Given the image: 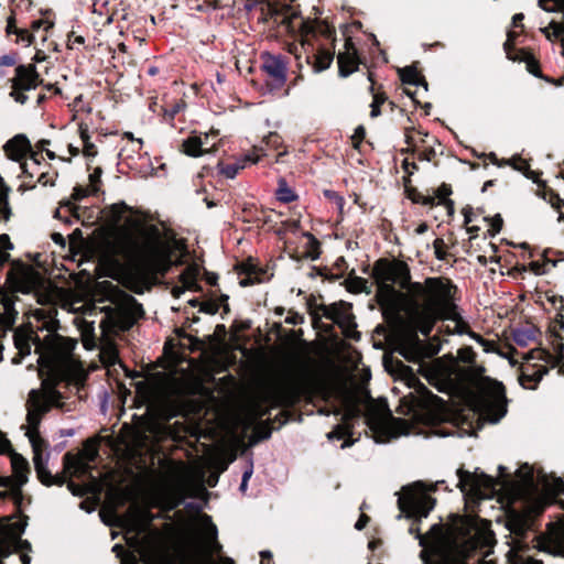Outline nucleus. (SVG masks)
I'll return each instance as SVG.
<instances>
[{"label": "nucleus", "mask_w": 564, "mask_h": 564, "mask_svg": "<svg viewBox=\"0 0 564 564\" xmlns=\"http://www.w3.org/2000/svg\"><path fill=\"white\" fill-rule=\"evenodd\" d=\"M376 297L387 318L404 312L411 326L427 336L440 319H455L456 288L444 278L411 282L408 265L379 260L373 267Z\"/></svg>", "instance_id": "1"}, {"label": "nucleus", "mask_w": 564, "mask_h": 564, "mask_svg": "<svg viewBox=\"0 0 564 564\" xmlns=\"http://www.w3.org/2000/svg\"><path fill=\"white\" fill-rule=\"evenodd\" d=\"M10 282L14 291L21 293H35L37 303L43 307L30 311L28 322L13 334L14 346L21 357L31 354L34 346L39 355V364L47 368L52 377L61 376L66 369L75 370L76 380L83 382L85 373L73 359L72 352L76 347V340L61 337L56 334V308L52 303L57 299V290L40 288L41 276L31 268H20L10 275Z\"/></svg>", "instance_id": "2"}, {"label": "nucleus", "mask_w": 564, "mask_h": 564, "mask_svg": "<svg viewBox=\"0 0 564 564\" xmlns=\"http://www.w3.org/2000/svg\"><path fill=\"white\" fill-rule=\"evenodd\" d=\"M475 352L470 347L457 351V358H437L425 366L424 371L430 380L458 381L478 387L479 394L475 400V410L480 419L489 423L499 422L507 413L505 389L500 382L484 378L481 366L462 367L459 361L471 364Z\"/></svg>", "instance_id": "3"}, {"label": "nucleus", "mask_w": 564, "mask_h": 564, "mask_svg": "<svg viewBox=\"0 0 564 564\" xmlns=\"http://www.w3.org/2000/svg\"><path fill=\"white\" fill-rule=\"evenodd\" d=\"M464 527L473 532L464 542L452 540L441 534V528L433 525L426 535H417L420 544L426 549L427 564H465V558L477 549L487 547L492 544L494 535L489 530V523L466 517Z\"/></svg>", "instance_id": "4"}, {"label": "nucleus", "mask_w": 564, "mask_h": 564, "mask_svg": "<svg viewBox=\"0 0 564 564\" xmlns=\"http://www.w3.org/2000/svg\"><path fill=\"white\" fill-rule=\"evenodd\" d=\"M113 249L142 274L164 272L171 264L170 247L154 236L123 234L116 238Z\"/></svg>", "instance_id": "5"}, {"label": "nucleus", "mask_w": 564, "mask_h": 564, "mask_svg": "<svg viewBox=\"0 0 564 564\" xmlns=\"http://www.w3.org/2000/svg\"><path fill=\"white\" fill-rule=\"evenodd\" d=\"M61 394L55 390L54 384L50 379L42 382L39 390L30 392L28 401V415H26V432L32 448H33V463L39 479L42 484L50 486L54 484V478L47 469V458L42 451L43 440L39 434V425L42 416L52 406L61 408L63 404L59 402Z\"/></svg>", "instance_id": "6"}, {"label": "nucleus", "mask_w": 564, "mask_h": 564, "mask_svg": "<svg viewBox=\"0 0 564 564\" xmlns=\"http://www.w3.org/2000/svg\"><path fill=\"white\" fill-rule=\"evenodd\" d=\"M432 489L433 486L427 488L420 481L404 487L399 497V507L402 512L411 518H426L435 503L434 499L427 495V491Z\"/></svg>", "instance_id": "7"}, {"label": "nucleus", "mask_w": 564, "mask_h": 564, "mask_svg": "<svg viewBox=\"0 0 564 564\" xmlns=\"http://www.w3.org/2000/svg\"><path fill=\"white\" fill-rule=\"evenodd\" d=\"M520 383L528 389L534 386L547 372L549 366L555 367L557 359L543 349H532L523 357Z\"/></svg>", "instance_id": "8"}, {"label": "nucleus", "mask_w": 564, "mask_h": 564, "mask_svg": "<svg viewBox=\"0 0 564 564\" xmlns=\"http://www.w3.org/2000/svg\"><path fill=\"white\" fill-rule=\"evenodd\" d=\"M458 487L460 491L471 499H487L491 497L495 488V480L482 473H468L457 470Z\"/></svg>", "instance_id": "9"}, {"label": "nucleus", "mask_w": 564, "mask_h": 564, "mask_svg": "<svg viewBox=\"0 0 564 564\" xmlns=\"http://www.w3.org/2000/svg\"><path fill=\"white\" fill-rule=\"evenodd\" d=\"M196 530L200 534L205 554H204V564H235L234 560L230 557H220L218 561H214L212 554L214 552H219L221 550V545L217 542V528L212 522L210 517L203 514L196 521Z\"/></svg>", "instance_id": "10"}, {"label": "nucleus", "mask_w": 564, "mask_h": 564, "mask_svg": "<svg viewBox=\"0 0 564 564\" xmlns=\"http://www.w3.org/2000/svg\"><path fill=\"white\" fill-rule=\"evenodd\" d=\"M151 520L152 517L149 511L140 508H130L123 517V524L127 529V542L134 546L142 556L144 551L138 535L148 531Z\"/></svg>", "instance_id": "11"}, {"label": "nucleus", "mask_w": 564, "mask_h": 564, "mask_svg": "<svg viewBox=\"0 0 564 564\" xmlns=\"http://www.w3.org/2000/svg\"><path fill=\"white\" fill-rule=\"evenodd\" d=\"M39 84V75L34 65H21L15 69V76L12 79L11 96L15 101L24 104L28 96L24 94L36 88Z\"/></svg>", "instance_id": "12"}, {"label": "nucleus", "mask_w": 564, "mask_h": 564, "mask_svg": "<svg viewBox=\"0 0 564 564\" xmlns=\"http://www.w3.org/2000/svg\"><path fill=\"white\" fill-rule=\"evenodd\" d=\"M262 69L271 78L275 87H282L286 82L288 62L282 55L263 53L261 55Z\"/></svg>", "instance_id": "13"}, {"label": "nucleus", "mask_w": 564, "mask_h": 564, "mask_svg": "<svg viewBox=\"0 0 564 564\" xmlns=\"http://www.w3.org/2000/svg\"><path fill=\"white\" fill-rule=\"evenodd\" d=\"M12 476L2 478L1 485L9 487L14 496L20 495L22 486L28 482L29 464L24 457L14 454L11 457Z\"/></svg>", "instance_id": "14"}, {"label": "nucleus", "mask_w": 564, "mask_h": 564, "mask_svg": "<svg viewBox=\"0 0 564 564\" xmlns=\"http://www.w3.org/2000/svg\"><path fill=\"white\" fill-rule=\"evenodd\" d=\"M8 192L9 187L4 185L3 180L0 176V215H3L6 220H9L11 216V209L8 204ZM12 249L13 243L11 242L10 237L7 234L0 235V264L9 260L10 251Z\"/></svg>", "instance_id": "15"}, {"label": "nucleus", "mask_w": 564, "mask_h": 564, "mask_svg": "<svg viewBox=\"0 0 564 564\" xmlns=\"http://www.w3.org/2000/svg\"><path fill=\"white\" fill-rule=\"evenodd\" d=\"M170 477L177 490V497L169 503V507L173 508L180 503L183 492L194 478V471L183 464H177L170 469Z\"/></svg>", "instance_id": "16"}, {"label": "nucleus", "mask_w": 564, "mask_h": 564, "mask_svg": "<svg viewBox=\"0 0 564 564\" xmlns=\"http://www.w3.org/2000/svg\"><path fill=\"white\" fill-rule=\"evenodd\" d=\"M339 74L347 77L358 68L357 50L350 40H347L344 50L339 51L338 56Z\"/></svg>", "instance_id": "17"}, {"label": "nucleus", "mask_w": 564, "mask_h": 564, "mask_svg": "<svg viewBox=\"0 0 564 564\" xmlns=\"http://www.w3.org/2000/svg\"><path fill=\"white\" fill-rule=\"evenodd\" d=\"M3 150L10 160L21 162L31 151V144L24 134H17L7 141Z\"/></svg>", "instance_id": "18"}, {"label": "nucleus", "mask_w": 564, "mask_h": 564, "mask_svg": "<svg viewBox=\"0 0 564 564\" xmlns=\"http://www.w3.org/2000/svg\"><path fill=\"white\" fill-rule=\"evenodd\" d=\"M15 296L12 293L0 291V328H10L17 317L14 308Z\"/></svg>", "instance_id": "19"}, {"label": "nucleus", "mask_w": 564, "mask_h": 564, "mask_svg": "<svg viewBox=\"0 0 564 564\" xmlns=\"http://www.w3.org/2000/svg\"><path fill=\"white\" fill-rule=\"evenodd\" d=\"M370 423L372 429L387 430L391 437H398L410 433L406 421L401 419H393L388 423L384 422L382 419H379L376 422L370 419Z\"/></svg>", "instance_id": "20"}, {"label": "nucleus", "mask_w": 564, "mask_h": 564, "mask_svg": "<svg viewBox=\"0 0 564 564\" xmlns=\"http://www.w3.org/2000/svg\"><path fill=\"white\" fill-rule=\"evenodd\" d=\"M204 143H207V140H203L202 134L189 135L183 141V152L192 158L203 156L206 154Z\"/></svg>", "instance_id": "21"}, {"label": "nucleus", "mask_w": 564, "mask_h": 564, "mask_svg": "<svg viewBox=\"0 0 564 564\" xmlns=\"http://www.w3.org/2000/svg\"><path fill=\"white\" fill-rule=\"evenodd\" d=\"M65 468L74 475H84L89 470V463L79 454L73 455L67 453L64 456Z\"/></svg>", "instance_id": "22"}, {"label": "nucleus", "mask_w": 564, "mask_h": 564, "mask_svg": "<svg viewBox=\"0 0 564 564\" xmlns=\"http://www.w3.org/2000/svg\"><path fill=\"white\" fill-rule=\"evenodd\" d=\"M512 338L520 347H527L536 338V332L533 326L519 327L512 330Z\"/></svg>", "instance_id": "23"}, {"label": "nucleus", "mask_w": 564, "mask_h": 564, "mask_svg": "<svg viewBox=\"0 0 564 564\" xmlns=\"http://www.w3.org/2000/svg\"><path fill=\"white\" fill-rule=\"evenodd\" d=\"M540 481L542 489L547 495L555 496L564 491V482L558 477L543 475Z\"/></svg>", "instance_id": "24"}, {"label": "nucleus", "mask_w": 564, "mask_h": 564, "mask_svg": "<svg viewBox=\"0 0 564 564\" xmlns=\"http://www.w3.org/2000/svg\"><path fill=\"white\" fill-rule=\"evenodd\" d=\"M123 310L129 316L130 325L143 315L142 305L138 303L132 296H124Z\"/></svg>", "instance_id": "25"}, {"label": "nucleus", "mask_w": 564, "mask_h": 564, "mask_svg": "<svg viewBox=\"0 0 564 564\" xmlns=\"http://www.w3.org/2000/svg\"><path fill=\"white\" fill-rule=\"evenodd\" d=\"M198 272L199 270L197 265H189L184 270L180 276V281L185 289L193 290L196 288Z\"/></svg>", "instance_id": "26"}, {"label": "nucleus", "mask_w": 564, "mask_h": 564, "mask_svg": "<svg viewBox=\"0 0 564 564\" xmlns=\"http://www.w3.org/2000/svg\"><path fill=\"white\" fill-rule=\"evenodd\" d=\"M248 161V158H245L242 160H239L232 164L224 165L221 163L218 164L219 173L223 174L227 178H235L236 175L240 170H242L246 166V162Z\"/></svg>", "instance_id": "27"}, {"label": "nucleus", "mask_w": 564, "mask_h": 564, "mask_svg": "<svg viewBox=\"0 0 564 564\" xmlns=\"http://www.w3.org/2000/svg\"><path fill=\"white\" fill-rule=\"evenodd\" d=\"M333 62V56L328 52H321L316 55L313 65L314 73H321L327 69Z\"/></svg>", "instance_id": "28"}, {"label": "nucleus", "mask_w": 564, "mask_h": 564, "mask_svg": "<svg viewBox=\"0 0 564 564\" xmlns=\"http://www.w3.org/2000/svg\"><path fill=\"white\" fill-rule=\"evenodd\" d=\"M276 197L282 203H291L296 199L295 193L288 186L286 182L283 180L279 182Z\"/></svg>", "instance_id": "29"}, {"label": "nucleus", "mask_w": 564, "mask_h": 564, "mask_svg": "<svg viewBox=\"0 0 564 564\" xmlns=\"http://www.w3.org/2000/svg\"><path fill=\"white\" fill-rule=\"evenodd\" d=\"M78 454L80 456H83V458L85 460H87V463H90V462L95 460V458L98 455V444H97V442H95L93 440L87 441L84 444L82 451Z\"/></svg>", "instance_id": "30"}, {"label": "nucleus", "mask_w": 564, "mask_h": 564, "mask_svg": "<svg viewBox=\"0 0 564 564\" xmlns=\"http://www.w3.org/2000/svg\"><path fill=\"white\" fill-rule=\"evenodd\" d=\"M468 336L474 339L475 341H477L484 349L485 352H492V354H499V349L496 345L495 341H491V340H486L484 339L480 335L474 333V332H468Z\"/></svg>", "instance_id": "31"}, {"label": "nucleus", "mask_w": 564, "mask_h": 564, "mask_svg": "<svg viewBox=\"0 0 564 564\" xmlns=\"http://www.w3.org/2000/svg\"><path fill=\"white\" fill-rule=\"evenodd\" d=\"M203 140H207V143H204V150L206 154L214 153L217 150V132L212 130L209 132L202 134Z\"/></svg>", "instance_id": "32"}, {"label": "nucleus", "mask_w": 564, "mask_h": 564, "mask_svg": "<svg viewBox=\"0 0 564 564\" xmlns=\"http://www.w3.org/2000/svg\"><path fill=\"white\" fill-rule=\"evenodd\" d=\"M402 82L410 85L419 86L421 84V78L417 72L412 67H406L401 73Z\"/></svg>", "instance_id": "33"}, {"label": "nucleus", "mask_w": 564, "mask_h": 564, "mask_svg": "<svg viewBox=\"0 0 564 564\" xmlns=\"http://www.w3.org/2000/svg\"><path fill=\"white\" fill-rule=\"evenodd\" d=\"M514 170L522 172L528 178H531L533 182H539L538 174L535 172L530 171L529 164L525 160L520 158L519 162L513 166Z\"/></svg>", "instance_id": "34"}, {"label": "nucleus", "mask_w": 564, "mask_h": 564, "mask_svg": "<svg viewBox=\"0 0 564 564\" xmlns=\"http://www.w3.org/2000/svg\"><path fill=\"white\" fill-rule=\"evenodd\" d=\"M101 174L102 170L100 167L94 169V171L89 174V186L91 192H98L101 183Z\"/></svg>", "instance_id": "35"}, {"label": "nucleus", "mask_w": 564, "mask_h": 564, "mask_svg": "<svg viewBox=\"0 0 564 564\" xmlns=\"http://www.w3.org/2000/svg\"><path fill=\"white\" fill-rule=\"evenodd\" d=\"M539 7L546 12H556L562 10L560 0H539Z\"/></svg>", "instance_id": "36"}, {"label": "nucleus", "mask_w": 564, "mask_h": 564, "mask_svg": "<svg viewBox=\"0 0 564 564\" xmlns=\"http://www.w3.org/2000/svg\"><path fill=\"white\" fill-rule=\"evenodd\" d=\"M346 409H345V415L344 417L346 420L355 417L359 414V408L355 399L349 398L346 400Z\"/></svg>", "instance_id": "37"}, {"label": "nucleus", "mask_w": 564, "mask_h": 564, "mask_svg": "<svg viewBox=\"0 0 564 564\" xmlns=\"http://www.w3.org/2000/svg\"><path fill=\"white\" fill-rule=\"evenodd\" d=\"M14 34L18 36V42L24 46H30L33 42V35L26 29L14 31Z\"/></svg>", "instance_id": "38"}, {"label": "nucleus", "mask_w": 564, "mask_h": 564, "mask_svg": "<svg viewBox=\"0 0 564 564\" xmlns=\"http://www.w3.org/2000/svg\"><path fill=\"white\" fill-rule=\"evenodd\" d=\"M85 43V39L82 35H77L72 32L68 35L67 46L69 50H79V47Z\"/></svg>", "instance_id": "39"}, {"label": "nucleus", "mask_w": 564, "mask_h": 564, "mask_svg": "<svg viewBox=\"0 0 564 564\" xmlns=\"http://www.w3.org/2000/svg\"><path fill=\"white\" fill-rule=\"evenodd\" d=\"M101 358L105 362L115 364L117 359V351L112 346H107L101 350Z\"/></svg>", "instance_id": "40"}, {"label": "nucleus", "mask_w": 564, "mask_h": 564, "mask_svg": "<svg viewBox=\"0 0 564 564\" xmlns=\"http://www.w3.org/2000/svg\"><path fill=\"white\" fill-rule=\"evenodd\" d=\"M95 192H91L90 191V186H86V187H83V186H77L74 188V192H73V199L75 200H80L87 196H89L90 194H94Z\"/></svg>", "instance_id": "41"}, {"label": "nucleus", "mask_w": 564, "mask_h": 564, "mask_svg": "<svg viewBox=\"0 0 564 564\" xmlns=\"http://www.w3.org/2000/svg\"><path fill=\"white\" fill-rule=\"evenodd\" d=\"M490 226H491V228L489 229L490 234L492 236L498 234L501 230V227H502V218H501V216L500 215H496L495 217H492Z\"/></svg>", "instance_id": "42"}, {"label": "nucleus", "mask_w": 564, "mask_h": 564, "mask_svg": "<svg viewBox=\"0 0 564 564\" xmlns=\"http://www.w3.org/2000/svg\"><path fill=\"white\" fill-rule=\"evenodd\" d=\"M453 321L455 322V327H454L455 333H457L459 335H463V334L468 335V332H471L466 323H464L460 319H457V316Z\"/></svg>", "instance_id": "43"}, {"label": "nucleus", "mask_w": 564, "mask_h": 564, "mask_svg": "<svg viewBox=\"0 0 564 564\" xmlns=\"http://www.w3.org/2000/svg\"><path fill=\"white\" fill-rule=\"evenodd\" d=\"M347 434V429L343 425H338L334 431L327 434L329 440L337 438L340 440Z\"/></svg>", "instance_id": "44"}, {"label": "nucleus", "mask_w": 564, "mask_h": 564, "mask_svg": "<svg viewBox=\"0 0 564 564\" xmlns=\"http://www.w3.org/2000/svg\"><path fill=\"white\" fill-rule=\"evenodd\" d=\"M32 29L34 31L43 28L45 31H47L48 29H51L53 26V23L47 21V20H35L32 22Z\"/></svg>", "instance_id": "45"}, {"label": "nucleus", "mask_w": 564, "mask_h": 564, "mask_svg": "<svg viewBox=\"0 0 564 564\" xmlns=\"http://www.w3.org/2000/svg\"><path fill=\"white\" fill-rule=\"evenodd\" d=\"M330 317L334 319V322H336L338 324L349 323V317L348 316H340L338 314L336 307H332V310H330Z\"/></svg>", "instance_id": "46"}, {"label": "nucleus", "mask_w": 564, "mask_h": 564, "mask_svg": "<svg viewBox=\"0 0 564 564\" xmlns=\"http://www.w3.org/2000/svg\"><path fill=\"white\" fill-rule=\"evenodd\" d=\"M83 345L87 350H91L95 347L94 337L90 334H84L83 336Z\"/></svg>", "instance_id": "47"}, {"label": "nucleus", "mask_w": 564, "mask_h": 564, "mask_svg": "<svg viewBox=\"0 0 564 564\" xmlns=\"http://www.w3.org/2000/svg\"><path fill=\"white\" fill-rule=\"evenodd\" d=\"M21 29L17 28L15 25V19L13 15H10L8 18V22H7V32L9 34L13 33L14 34V31H20Z\"/></svg>", "instance_id": "48"}, {"label": "nucleus", "mask_w": 564, "mask_h": 564, "mask_svg": "<svg viewBox=\"0 0 564 564\" xmlns=\"http://www.w3.org/2000/svg\"><path fill=\"white\" fill-rule=\"evenodd\" d=\"M541 32L545 35V37L549 40V41H553L555 40L556 37H554L553 35V28L551 26V22L549 23L547 26H544V28H541Z\"/></svg>", "instance_id": "49"}, {"label": "nucleus", "mask_w": 564, "mask_h": 564, "mask_svg": "<svg viewBox=\"0 0 564 564\" xmlns=\"http://www.w3.org/2000/svg\"><path fill=\"white\" fill-rule=\"evenodd\" d=\"M449 194V191L443 186L438 189L437 198L438 204L444 203L446 200L447 195Z\"/></svg>", "instance_id": "50"}, {"label": "nucleus", "mask_w": 564, "mask_h": 564, "mask_svg": "<svg viewBox=\"0 0 564 564\" xmlns=\"http://www.w3.org/2000/svg\"><path fill=\"white\" fill-rule=\"evenodd\" d=\"M413 199L423 205H433L435 202V197H432V196H422L420 198H413Z\"/></svg>", "instance_id": "51"}, {"label": "nucleus", "mask_w": 564, "mask_h": 564, "mask_svg": "<svg viewBox=\"0 0 564 564\" xmlns=\"http://www.w3.org/2000/svg\"><path fill=\"white\" fill-rule=\"evenodd\" d=\"M14 64V57L10 55H6L0 59V67L1 66H12ZM2 74L0 73V76Z\"/></svg>", "instance_id": "52"}, {"label": "nucleus", "mask_w": 564, "mask_h": 564, "mask_svg": "<svg viewBox=\"0 0 564 564\" xmlns=\"http://www.w3.org/2000/svg\"><path fill=\"white\" fill-rule=\"evenodd\" d=\"M367 522H368V517H367V516H365V514H362V516L358 519V521L356 522L355 528H356L357 530H362V529L366 527Z\"/></svg>", "instance_id": "53"}, {"label": "nucleus", "mask_w": 564, "mask_h": 564, "mask_svg": "<svg viewBox=\"0 0 564 564\" xmlns=\"http://www.w3.org/2000/svg\"><path fill=\"white\" fill-rule=\"evenodd\" d=\"M52 239L55 243L59 245V246H65V239L63 237L62 234H58V232H54L52 235Z\"/></svg>", "instance_id": "54"}, {"label": "nucleus", "mask_w": 564, "mask_h": 564, "mask_svg": "<svg viewBox=\"0 0 564 564\" xmlns=\"http://www.w3.org/2000/svg\"><path fill=\"white\" fill-rule=\"evenodd\" d=\"M185 288L184 285L182 284V286H175L173 288L172 290V293L175 297H180L184 292H185Z\"/></svg>", "instance_id": "55"}, {"label": "nucleus", "mask_w": 564, "mask_h": 564, "mask_svg": "<svg viewBox=\"0 0 564 564\" xmlns=\"http://www.w3.org/2000/svg\"><path fill=\"white\" fill-rule=\"evenodd\" d=\"M335 203L337 205V208L339 213H343L345 200L341 196H335Z\"/></svg>", "instance_id": "56"}, {"label": "nucleus", "mask_w": 564, "mask_h": 564, "mask_svg": "<svg viewBox=\"0 0 564 564\" xmlns=\"http://www.w3.org/2000/svg\"><path fill=\"white\" fill-rule=\"evenodd\" d=\"M520 158H511L509 160H503L502 161V166L503 165H509V166H514L518 162H519Z\"/></svg>", "instance_id": "57"}, {"label": "nucleus", "mask_w": 564, "mask_h": 564, "mask_svg": "<svg viewBox=\"0 0 564 564\" xmlns=\"http://www.w3.org/2000/svg\"><path fill=\"white\" fill-rule=\"evenodd\" d=\"M427 230V225L426 224H420L416 228H415V232L417 235H423L424 232H426Z\"/></svg>", "instance_id": "58"}, {"label": "nucleus", "mask_w": 564, "mask_h": 564, "mask_svg": "<svg viewBox=\"0 0 564 564\" xmlns=\"http://www.w3.org/2000/svg\"><path fill=\"white\" fill-rule=\"evenodd\" d=\"M489 159L492 164H495L497 166H502V161H499L495 153H490Z\"/></svg>", "instance_id": "59"}, {"label": "nucleus", "mask_w": 564, "mask_h": 564, "mask_svg": "<svg viewBox=\"0 0 564 564\" xmlns=\"http://www.w3.org/2000/svg\"><path fill=\"white\" fill-rule=\"evenodd\" d=\"M251 475H252V467H249L248 469L245 470V473L242 475V480H245V482H248Z\"/></svg>", "instance_id": "60"}, {"label": "nucleus", "mask_w": 564, "mask_h": 564, "mask_svg": "<svg viewBox=\"0 0 564 564\" xmlns=\"http://www.w3.org/2000/svg\"><path fill=\"white\" fill-rule=\"evenodd\" d=\"M522 20H523V14H522V13H517V14H514V15H513V18H512V24H513L514 26H517V25H518V23H519L520 21H522Z\"/></svg>", "instance_id": "61"}, {"label": "nucleus", "mask_w": 564, "mask_h": 564, "mask_svg": "<svg viewBox=\"0 0 564 564\" xmlns=\"http://www.w3.org/2000/svg\"><path fill=\"white\" fill-rule=\"evenodd\" d=\"M79 132H80V137H82L83 141L85 143H87V139H88L87 129L84 128L83 126H80L79 127Z\"/></svg>", "instance_id": "62"}, {"label": "nucleus", "mask_w": 564, "mask_h": 564, "mask_svg": "<svg viewBox=\"0 0 564 564\" xmlns=\"http://www.w3.org/2000/svg\"><path fill=\"white\" fill-rule=\"evenodd\" d=\"M371 107H372V109H371V117H377L380 113L378 105H376V102H373L371 105Z\"/></svg>", "instance_id": "63"}, {"label": "nucleus", "mask_w": 564, "mask_h": 564, "mask_svg": "<svg viewBox=\"0 0 564 564\" xmlns=\"http://www.w3.org/2000/svg\"><path fill=\"white\" fill-rule=\"evenodd\" d=\"M68 487H69V489L72 490V492H73L74 495H82V494H83L80 489H76V488H75V485H74V484H69V485H68Z\"/></svg>", "instance_id": "64"}]
</instances>
